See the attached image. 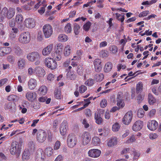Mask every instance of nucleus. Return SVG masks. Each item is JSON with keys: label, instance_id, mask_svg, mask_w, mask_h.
I'll return each mask as SVG.
<instances>
[{"label": "nucleus", "instance_id": "50", "mask_svg": "<svg viewBox=\"0 0 161 161\" xmlns=\"http://www.w3.org/2000/svg\"><path fill=\"white\" fill-rule=\"evenodd\" d=\"M67 77L71 80H74L76 78L75 75L72 72L69 71L67 75Z\"/></svg>", "mask_w": 161, "mask_h": 161}, {"label": "nucleus", "instance_id": "20", "mask_svg": "<svg viewBox=\"0 0 161 161\" xmlns=\"http://www.w3.org/2000/svg\"><path fill=\"white\" fill-rule=\"evenodd\" d=\"M12 51L9 47H0V56H3L5 55L10 53Z\"/></svg>", "mask_w": 161, "mask_h": 161}, {"label": "nucleus", "instance_id": "47", "mask_svg": "<svg viewBox=\"0 0 161 161\" xmlns=\"http://www.w3.org/2000/svg\"><path fill=\"white\" fill-rule=\"evenodd\" d=\"M54 97L58 99H61L62 97L61 91L60 90L56 89L54 92Z\"/></svg>", "mask_w": 161, "mask_h": 161}, {"label": "nucleus", "instance_id": "48", "mask_svg": "<svg viewBox=\"0 0 161 161\" xmlns=\"http://www.w3.org/2000/svg\"><path fill=\"white\" fill-rule=\"evenodd\" d=\"M116 19L119 21H120L122 23L123 22L124 20L125 16L124 15L120 14L118 13L115 14Z\"/></svg>", "mask_w": 161, "mask_h": 161}, {"label": "nucleus", "instance_id": "23", "mask_svg": "<svg viewBox=\"0 0 161 161\" xmlns=\"http://www.w3.org/2000/svg\"><path fill=\"white\" fill-rule=\"evenodd\" d=\"M72 53V47L69 45H67L64 48L63 54L65 57L69 56Z\"/></svg>", "mask_w": 161, "mask_h": 161}, {"label": "nucleus", "instance_id": "53", "mask_svg": "<svg viewBox=\"0 0 161 161\" xmlns=\"http://www.w3.org/2000/svg\"><path fill=\"white\" fill-rule=\"evenodd\" d=\"M17 96L15 95H11L8 97V100L9 101H12L14 102L17 101Z\"/></svg>", "mask_w": 161, "mask_h": 161}, {"label": "nucleus", "instance_id": "52", "mask_svg": "<svg viewBox=\"0 0 161 161\" xmlns=\"http://www.w3.org/2000/svg\"><path fill=\"white\" fill-rule=\"evenodd\" d=\"M7 59L10 63L12 64L14 63L15 59V57L12 55H9L8 56Z\"/></svg>", "mask_w": 161, "mask_h": 161}, {"label": "nucleus", "instance_id": "58", "mask_svg": "<svg viewBox=\"0 0 161 161\" xmlns=\"http://www.w3.org/2000/svg\"><path fill=\"white\" fill-rule=\"evenodd\" d=\"M149 14L148 10H146L141 12L139 15V17L140 18L143 17L147 16Z\"/></svg>", "mask_w": 161, "mask_h": 161}, {"label": "nucleus", "instance_id": "64", "mask_svg": "<svg viewBox=\"0 0 161 161\" xmlns=\"http://www.w3.org/2000/svg\"><path fill=\"white\" fill-rule=\"evenodd\" d=\"M43 39V36L41 31L38 32L37 36V39L38 41H41Z\"/></svg>", "mask_w": 161, "mask_h": 161}, {"label": "nucleus", "instance_id": "37", "mask_svg": "<svg viewBox=\"0 0 161 161\" xmlns=\"http://www.w3.org/2000/svg\"><path fill=\"white\" fill-rule=\"evenodd\" d=\"M136 140V136L134 135H132L130 136L127 139L126 141V143H130L135 142Z\"/></svg>", "mask_w": 161, "mask_h": 161}, {"label": "nucleus", "instance_id": "38", "mask_svg": "<svg viewBox=\"0 0 161 161\" xmlns=\"http://www.w3.org/2000/svg\"><path fill=\"white\" fill-rule=\"evenodd\" d=\"M143 88V84L142 82H139L136 85V93H139L141 92Z\"/></svg>", "mask_w": 161, "mask_h": 161}, {"label": "nucleus", "instance_id": "30", "mask_svg": "<svg viewBox=\"0 0 161 161\" xmlns=\"http://www.w3.org/2000/svg\"><path fill=\"white\" fill-rule=\"evenodd\" d=\"M30 153L29 151L25 150L22 155V158L23 161H27L30 158Z\"/></svg>", "mask_w": 161, "mask_h": 161}, {"label": "nucleus", "instance_id": "13", "mask_svg": "<svg viewBox=\"0 0 161 161\" xmlns=\"http://www.w3.org/2000/svg\"><path fill=\"white\" fill-rule=\"evenodd\" d=\"M144 123L142 121L137 120L135 122L132 126V130L135 131L140 130L142 128Z\"/></svg>", "mask_w": 161, "mask_h": 161}, {"label": "nucleus", "instance_id": "46", "mask_svg": "<svg viewBox=\"0 0 161 161\" xmlns=\"http://www.w3.org/2000/svg\"><path fill=\"white\" fill-rule=\"evenodd\" d=\"M137 114L139 118H142L144 115L145 112L142 108H140L138 109Z\"/></svg>", "mask_w": 161, "mask_h": 161}, {"label": "nucleus", "instance_id": "42", "mask_svg": "<svg viewBox=\"0 0 161 161\" xmlns=\"http://www.w3.org/2000/svg\"><path fill=\"white\" fill-rule=\"evenodd\" d=\"M64 30L66 33H69L71 32L72 28L70 23H68L64 27Z\"/></svg>", "mask_w": 161, "mask_h": 161}, {"label": "nucleus", "instance_id": "17", "mask_svg": "<svg viewBox=\"0 0 161 161\" xmlns=\"http://www.w3.org/2000/svg\"><path fill=\"white\" fill-rule=\"evenodd\" d=\"M158 126V122L155 120L149 121L148 122L147 127L151 131L155 130Z\"/></svg>", "mask_w": 161, "mask_h": 161}, {"label": "nucleus", "instance_id": "32", "mask_svg": "<svg viewBox=\"0 0 161 161\" xmlns=\"http://www.w3.org/2000/svg\"><path fill=\"white\" fill-rule=\"evenodd\" d=\"M55 52L63 53V50L64 49V46L63 44L58 43L57 44L55 47Z\"/></svg>", "mask_w": 161, "mask_h": 161}, {"label": "nucleus", "instance_id": "6", "mask_svg": "<svg viewBox=\"0 0 161 161\" xmlns=\"http://www.w3.org/2000/svg\"><path fill=\"white\" fill-rule=\"evenodd\" d=\"M47 137L46 132L44 130H39L36 135L37 141L39 143H42L46 140Z\"/></svg>", "mask_w": 161, "mask_h": 161}, {"label": "nucleus", "instance_id": "62", "mask_svg": "<svg viewBox=\"0 0 161 161\" xmlns=\"http://www.w3.org/2000/svg\"><path fill=\"white\" fill-rule=\"evenodd\" d=\"M81 122L85 128H87L89 127V124L86 119H83L81 120Z\"/></svg>", "mask_w": 161, "mask_h": 161}, {"label": "nucleus", "instance_id": "16", "mask_svg": "<svg viewBox=\"0 0 161 161\" xmlns=\"http://www.w3.org/2000/svg\"><path fill=\"white\" fill-rule=\"evenodd\" d=\"M93 64L95 70L97 72H100L101 71L103 65L102 64L101 60L99 59H96L93 62Z\"/></svg>", "mask_w": 161, "mask_h": 161}, {"label": "nucleus", "instance_id": "22", "mask_svg": "<svg viewBox=\"0 0 161 161\" xmlns=\"http://www.w3.org/2000/svg\"><path fill=\"white\" fill-rule=\"evenodd\" d=\"M26 60L24 58H20L17 61V64L18 69H24L26 66Z\"/></svg>", "mask_w": 161, "mask_h": 161}, {"label": "nucleus", "instance_id": "56", "mask_svg": "<svg viewBox=\"0 0 161 161\" xmlns=\"http://www.w3.org/2000/svg\"><path fill=\"white\" fill-rule=\"evenodd\" d=\"M109 50L111 51L113 53L115 54L117 53L118 51V48L117 47L114 45L111 46L109 47Z\"/></svg>", "mask_w": 161, "mask_h": 161}, {"label": "nucleus", "instance_id": "1", "mask_svg": "<svg viewBox=\"0 0 161 161\" xmlns=\"http://www.w3.org/2000/svg\"><path fill=\"white\" fill-rule=\"evenodd\" d=\"M41 56L37 52H33L29 53L26 56L27 59L30 62L36 61L35 64L37 65L40 64Z\"/></svg>", "mask_w": 161, "mask_h": 161}, {"label": "nucleus", "instance_id": "19", "mask_svg": "<svg viewBox=\"0 0 161 161\" xmlns=\"http://www.w3.org/2000/svg\"><path fill=\"white\" fill-rule=\"evenodd\" d=\"M25 25L29 28H32L34 27L35 22L34 19L31 18L26 19L24 21Z\"/></svg>", "mask_w": 161, "mask_h": 161}, {"label": "nucleus", "instance_id": "12", "mask_svg": "<svg viewBox=\"0 0 161 161\" xmlns=\"http://www.w3.org/2000/svg\"><path fill=\"white\" fill-rule=\"evenodd\" d=\"M53 44H50L44 47L42 52V55L44 56L49 55L53 51Z\"/></svg>", "mask_w": 161, "mask_h": 161}, {"label": "nucleus", "instance_id": "10", "mask_svg": "<svg viewBox=\"0 0 161 161\" xmlns=\"http://www.w3.org/2000/svg\"><path fill=\"white\" fill-rule=\"evenodd\" d=\"M77 139L72 134L69 135L67 139V143L68 146L70 148L74 147L77 142Z\"/></svg>", "mask_w": 161, "mask_h": 161}, {"label": "nucleus", "instance_id": "25", "mask_svg": "<svg viewBox=\"0 0 161 161\" xmlns=\"http://www.w3.org/2000/svg\"><path fill=\"white\" fill-rule=\"evenodd\" d=\"M117 144V138L113 137L109 139L107 145L108 147H112Z\"/></svg>", "mask_w": 161, "mask_h": 161}, {"label": "nucleus", "instance_id": "29", "mask_svg": "<svg viewBox=\"0 0 161 161\" xmlns=\"http://www.w3.org/2000/svg\"><path fill=\"white\" fill-rule=\"evenodd\" d=\"M101 143L100 139L97 136L93 137L92 140V144L95 146H98Z\"/></svg>", "mask_w": 161, "mask_h": 161}, {"label": "nucleus", "instance_id": "33", "mask_svg": "<svg viewBox=\"0 0 161 161\" xmlns=\"http://www.w3.org/2000/svg\"><path fill=\"white\" fill-rule=\"evenodd\" d=\"M94 118L96 120V122L97 124H101L102 122V119L100 117V115L98 112H96L95 113Z\"/></svg>", "mask_w": 161, "mask_h": 161}, {"label": "nucleus", "instance_id": "34", "mask_svg": "<svg viewBox=\"0 0 161 161\" xmlns=\"http://www.w3.org/2000/svg\"><path fill=\"white\" fill-rule=\"evenodd\" d=\"M67 129V125L64 124H62L60 129V132L61 134L63 136L66 133Z\"/></svg>", "mask_w": 161, "mask_h": 161}, {"label": "nucleus", "instance_id": "35", "mask_svg": "<svg viewBox=\"0 0 161 161\" xmlns=\"http://www.w3.org/2000/svg\"><path fill=\"white\" fill-rule=\"evenodd\" d=\"M47 90V88L45 86H41L39 89L40 94L42 95H44L46 94Z\"/></svg>", "mask_w": 161, "mask_h": 161}, {"label": "nucleus", "instance_id": "49", "mask_svg": "<svg viewBox=\"0 0 161 161\" xmlns=\"http://www.w3.org/2000/svg\"><path fill=\"white\" fill-rule=\"evenodd\" d=\"M27 147L29 148L28 150L31 151L33 150L35 148V143L32 141H30L27 144Z\"/></svg>", "mask_w": 161, "mask_h": 161}, {"label": "nucleus", "instance_id": "14", "mask_svg": "<svg viewBox=\"0 0 161 161\" xmlns=\"http://www.w3.org/2000/svg\"><path fill=\"white\" fill-rule=\"evenodd\" d=\"M26 99L30 102H34L36 99L37 94L35 92L29 91L25 94Z\"/></svg>", "mask_w": 161, "mask_h": 161}, {"label": "nucleus", "instance_id": "24", "mask_svg": "<svg viewBox=\"0 0 161 161\" xmlns=\"http://www.w3.org/2000/svg\"><path fill=\"white\" fill-rule=\"evenodd\" d=\"M113 68V64L110 62H107L104 67L103 70L105 73H108Z\"/></svg>", "mask_w": 161, "mask_h": 161}, {"label": "nucleus", "instance_id": "15", "mask_svg": "<svg viewBox=\"0 0 161 161\" xmlns=\"http://www.w3.org/2000/svg\"><path fill=\"white\" fill-rule=\"evenodd\" d=\"M101 153V152L98 149H91L88 152L89 156L93 158H97L99 157Z\"/></svg>", "mask_w": 161, "mask_h": 161}, {"label": "nucleus", "instance_id": "31", "mask_svg": "<svg viewBox=\"0 0 161 161\" xmlns=\"http://www.w3.org/2000/svg\"><path fill=\"white\" fill-rule=\"evenodd\" d=\"M58 40L61 42H65L69 39L68 36L64 34H60L58 37Z\"/></svg>", "mask_w": 161, "mask_h": 161}, {"label": "nucleus", "instance_id": "44", "mask_svg": "<svg viewBox=\"0 0 161 161\" xmlns=\"http://www.w3.org/2000/svg\"><path fill=\"white\" fill-rule=\"evenodd\" d=\"M148 97V102L150 105H153L156 102V99L151 94H149Z\"/></svg>", "mask_w": 161, "mask_h": 161}, {"label": "nucleus", "instance_id": "4", "mask_svg": "<svg viewBox=\"0 0 161 161\" xmlns=\"http://www.w3.org/2000/svg\"><path fill=\"white\" fill-rule=\"evenodd\" d=\"M44 63L47 67L51 70L55 69L57 67L56 62L51 57L46 58L44 59Z\"/></svg>", "mask_w": 161, "mask_h": 161}, {"label": "nucleus", "instance_id": "41", "mask_svg": "<svg viewBox=\"0 0 161 161\" xmlns=\"http://www.w3.org/2000/svg\"><path fill=\"white\" fill-rule=\"evenodd\" d=\"M14 52L17 56H21L23 54V50L19 47L15 48Z\"/></svg>", "mask_w": 161, "mask_h": 161}, {"label": "nucleus", "instance_id": "54", "mask_svg": "<svg viewBox=\"0 0 161 161\" xmlns=\"http://www.w3.org/2000/svg\"><path fill=\"white\" fill-rule=\"evenodd\" d=\"M94 81L92 79H89L86 80L85 83V84L87 86H91L94 84Z\"/></svg>", "mask_w": 161, "mask_h": 161}, {"label": "nucleus", "instance_id": "59", "mask_svg": "<svg viewBox=\"0 0 161 161\" xmlns=\"http://www.w3.org/2000/svg\"><path fill=\"white\" fill-rule=\"evenodd\" d=\"M158 136V135L155 133H150L149 135V137L150 139L153 140L156 139Z\"/></svg>", "mask_w": 161, "mask_h": 161}, {"label": "nucleus", "instance_id": "2", "mask_svg": "<svg viewBox=\"0 0 161 161\" xmlns=\"http://www.w3.org/2000/svg\"><path fill=\"white\" fill-rule=\"evenodd\" d=\"M15 13V11L14 8H10L8 9L4 7L2 10L1 13V19L3 20L5 18L11 19L14 16Z\"/></svg>", "mask_w": 161, "mask_h": 161}, {"label": "nucleus", "instance_id": "57", "mask_svg": "<svg viewBox=\"0 0 161 161\" xmlns=\"http://www.w3.org/2000/svg\"><path fill=\"white\" fill-rule=\"evenodd\" d=\"M107 105V101L105 99H103L100 103V106L101 108H104Z\"/></svg>", "mask_w": 161, "mask_h": 161}, {"label": "nucleus", "instance_id": "61", "mask_svg": "<svg viewBox=\"0 0 161 161\" xmlns=\"http://www.w3.org/2000/svg\"><path fill=\"white\" fill-rule=\"evenodd\" d=\"M132 154L133 156V160H136L137 159L140 155V154L139 152L136 151L134 152Z\"/></svg>", "mask_w": 161, "mask_h": 161}, {"label": "nucleus", "instance_id": "5", "mask_svg": "<svg viewBox=\"0 0 161 161\" xmlns=\"http://www.w3.org/2000/svg\"><path fill=\"white\" fill-rule=\"evenodd\" d=\"M42 31L46 38L50 37L53 33V29L52 26L48 24L44 25L42 27Z\"/></svg>", "mask_w": 161, "mask_h": 161}, {"label": "nucleus", "instance_id": "26", "mask_svg": "<svg viewBox=\"0 0 161 161\" xmlns=\"http://www.w3.org/2000/svg\"><path fill=\"white\" fill-rule=\"evenodd\" d=\"M117 101V105L119 107V108H122L125 106V103L124 100L122 99L121 97H119L118 96Z\"/></svg>", "mask_w": 161, "mask_h": 161}, {"label": "nucleus", "instance_id": "40", "mask_svg": "<svg viewBox=\"0 0 161 161\" xmlns=\"http://www.w3.org/2000/svg\"><path fill=\"white\" fill-rule=\"evenodd\" d=\"M92 25V23L88 21L86 22L83 26V28L85 31H88L90 29Z\"/></svg>", "mask_w": 161, "mask_h": 161}, {"label": "nucleus", "instance_id": "51", "mask_svg": "<svg viewBox=\"0 0 161 161\" xmlns=\"http://www.w3.org/2000/svg\"><path fill=\"white\" fill-rule=\"evenodd\" d=\"M156 109L155 108H153L148 112V116L150 118H152L156 114Z\"/></svg>", "mask_w": 161, "mask_h": 161}, {"label": "nucleus", "instance_id": "3", "mask_svg": "<svg viewBox=\"0 0 161 161\" xmlns=\"http://www.w3.org/2000/svg\"><path fill=\"white\" fill-rule=\"evenodd\" d=\"M31 40V35L29 32L25 31L21 33L18 38L19 42L22 44H28Z\"/></svg>", "mask_w": 161, "mask_h": 161}, {"label": "nucleus", "instance_id": "43", "mask_svg": "<svg viewBox=\"0 0 161 161\" xmlns=\"http://www.w3.org/2000/svg\"><path fill=\"white\" fill-rule=\"evenodd\" d=\"M120 127V125L117 123L114 124L112 127V130L114 132L118 131Z\"/></svg>", "mask_w": 161, "mask_h": 161}, {"label": "nucleus", "instance_id": "39", "mask_svg": "<svg viewBox=\"0 0 161 161\" xmlns=\"http://www.w3.org/2000/svg\"><path fill=\"white\" fill-rule=\"evenodd\" d=\"M44 153H46L47 156H50L53 153V149L51 147H47L45 149Z\"/></svg>", "mask_w": 161, "mask_h": 161}, {"label": "nucleus", "instance_id": "63", "mask_svg": "<svg viewBox=\"0 0 161 161\" xmlns=\"http://www.w3.org/2000/svg\"><path fill=\"white\" fill-rule=\"evenodd\" d=\"M61 143L59 141H57L55 143L54 146V150H57L60 147Z\"/></svg>", "mask_w": 161, "mask_h": 161}, {"label": "nucleus", "instance_id": "28", "mask_svg": "<svg viewBox=\"0 0 161 161\" xmlns=\"http://www.w3.org/2000/svg\"><path fill=\"white\" fill-rule=\"evenodd\" d=\"M83 53V51L80 50H77L72 60H77L81 59Z\"/></svg>", "mask_w": 161, "mask_h": 161}, {"label": "nucleus", "instance_id": "18", "mask_svg": "<svg viewBox=\"0 0 161 161\" xmlns=\"http://www.w3.org/2000/svg\"><path fill=\"white\" fill-rule=\"evenodd\" d=\"M34 71L36 76L39 77H43L45 74L44 69L41 67H36Z\"/></svg>", "mask_w": 161, "mask_h": 161}, {"label": "nucleus", "instance_id": "21", "mask_svg": "<svg viewBox=\"0 0 161 161\" xmlns=\"http://www.w3.org/2000/svg\"><path fill=\"white\" fill-rule=\"evenodd\" d=\"M37 86L36 80L34 78L30 79L28 82V88L32 90L34 89Z\"/></svg>", "mask_w": 161, "mask_h": 161}, {"label": "nucleus", "instance_id": "11", "mask_svg": "<svg viewBox=\"0 0 161 161\" xmlns=\"http://www.w3.org/2000/svg\"><path fill=\"white\" fill-rule=\"evenodd\" d=\"M10 152L12 155L19 154L20 152V149L19 147V144L17 142H13L11 146Z\"/></svg>", "mask_w": 161, "mask_h": 161}, {"label": "nucleus", "instance_id": "45", "mask_svg": "<svg viewBox=\"0 0 161 161\" xmlns=\"http://www.w3.org/2000/svg\"><path fill=\"white\" fill-rule=\"evenodd\" d=\"M104 78V76L103 74L100 73L96 74L95 77V80L97 81H101Z\"/></svg>", "mask_w": 161, "mask_h": 161}, {"label": "nucleus", "instance_id": "60", "mask_svg": "<svg viewBox=\"0 0 161 161\" xmlns=\"http://www.w3.org/2000/svg\"><path fill=\"white\" fill-rule=\"evenodd\" d=\"M87 90V87L84 85H81L79 86V92L80 93H83Z\"/></svg>", "mask_w": 161, "mask_h": 161}, {"label": "nucleus", "instance_id": "27", "mask_svg": "<svg viewBox=\"0 0 161 161\" xmlns=\"http://www.w3.org/2000/svg\"><path fill=\"white\" fill-rule=\"evenodd\" d=\"M63 53H60L55 52H54L52 53V58L56 61H59L62 58V55Z\"/></svg>", "mask_w": 161, "mask_h": 161}, {"label": "nucleus", "instance_id": "9", "mask_svg": "<svg viewBox=\"0 0 161 161\" xmlns=\"http://www.w3.org/2000/svg\"><path fill=\"white\" fill-rule=\"evenodd\" d=\"M35 159L36 161H44L45 159V153L43 150L38 149L35 154Z\"/></svg>", "mask_w": 161, "mask_h": 161}, {"label": "nucleus", "instance_id": "55", "mask_svg": "<svg viewBox=\"0 0 161 161\" xmlns=\"http://www.w3.org/2000/svg\"><path fill=\"white\" fill-rule=\"evenodd\" d=\"M74 26V32L75 35H78L79 33V30L80 28V25L77 24L75 23Z\"/></svg>", "mask_w": 161, "mask_h": 161}, {"label": "nucleus", "instance_id": "7", "mask_svg": "<svg viewBox=\"0 0 161 161\" xmlns=\"http://www.w3.org/2000/svg\"><path fill=\"white\" fill-rule=\"evenodd\" d=\"M133 114L132 111L128 112L124 116L122 122L125 125H128L131 122L133 118Z\"/></svg>", "mask_w": 161, "mask_h": 161}, {"label": "nucleus", "instance_id": "8", "mask_svg": "<svg viewBox=\"0 0 161 161\" xmlns=\"http://www.w3.org/2000/svg\"><path fill=\"white\" fill-rule=\"evenodd\" d=\"M81 144L84 146L87 145L91 140L90 133L87 131H85L82 134L81 136Z\"/></svg>", "mask_w": 161, "mask_h": 161}, {"label": "nucleus", "instance_id": "36", "mask_svg": "<svg viewBox=\"0 0 161 161\" xmlns=\"http://www.w3.org/2000/svg\"><path fill=\"white\" fill-rule=\"evenodd\" d=\"M23 20L22 15L21 14H17L15 17V21L18 24H21Z\"/></svg>", "mask_w": 161, "mask_h": 161}]
</instances>
